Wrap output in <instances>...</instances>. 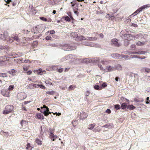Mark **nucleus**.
Returning a JSON list of instances; mask_svg holds the SVG:
<instances>
[{"label":"nucleus","mask_w":150,"mask_h":150,"mask_svg":"<svg viewBox=\"0 0 150 150\" xmlns=\"http://www.w3.org/2000/svg\"><path fill=\"white\" fill-rule=\"evenodd\" d=\"M120 36L125 40H131V34H129V33L128 34L125 33L124 31H121L120 33Z\"/></svg>","instance_id":"1"},{"label":"nucleus","mask_w":150,"mask_h":150,"mask_svg":"<svg viewBox=\"0 0 150 150\" xmlns=\"http://www.w3.org/2000/svg\"><path fill=\"white\" fill-rule=\"evenodd\" d=\"M41 110L40 112L43 113L45 116H47L51 112L49 111V109L45 105H43V107H41Z\"/></svg>","instance_id":"2"},{"label":"nucleus","mask_w":150,"mask_h":150,"mask_svg":"<svg viewBox=\"0 0 150 150\" xmlns=\"http://www.w3.org/2000/svg\"><path fill=\"white\" fill-rule=\"evenodd\" d=\"M13 109V107L12 105H7L5 107V109L3 111L4 114H7L12 111Z\"/></svg>","instance_id":"3"},{"label":"nucleus","mask_w":150,"mask_h":150,"mask_svg":"<svg viewBox=\"0 0 150 150\" xmlns=\"http://www.w3.org/2000/svg\"><path fill=\"white\" fill-rule=\"evenodd\" d=\"M117 39H113L111 40V44L112 45L116 47H119L121 45V44L118 42Z\"/></svg>","instance_id":"4"},{"label":"nucleus","mask_w":150,"mask_h":150,"mask_svg":"<svg viewBox=\"0 0 150 150\" xmlns=\"http://www.w3.org/2000/svg\"><path fill=\"white\" fill-rule=\"evenodd\" d=\"M148 7L147 5H144L140 7L134 13L132 14V15H133L134 16L138 13L142 11L143 10Z\"/></svg>","instance_id":"5"},{"label":"nucleus","mask_w":150,"mask_h":150,"mask_svg":"<svg viewBox=\"0 0 150 150\" xmlns=\"http://www.w3.org/2000/svg\"><path fill=\"white\" fill-rule=\"evenodd\" d=\"M63 47L64 50L66 51H71L76 49L75 47L70 46L68 44H65Z\"/></svg>","instance_id":"6"},{"label":"nucleus","mask_w":150,"mask_h":150,"mask_svg":"<svg viewBox=\"0 0 150 150\" xmlns=\"http://www.w3.org/2000/svg\"><path fill=\"white\" fill-rule=\"evenodd\" d=\"M93 60V58H87L84 59L83 60H82L81 62L82 63L88 64V63H90L92 62Z\"/></svg>","instance_id":"7"},{"label":"nucleus","mask_w":150,"mask_h":150,"mask_svg":"<svg viewBox=\"0 0 150 150\" xmlns=\"http://www.w3.org/2000/svg\"><path fill=\"white\" fill-rule=\"evenodd\" d=\"M35 73H37L40 75H42L45 73V71H42V69H39L38 70H36L34 71Z\"/></svg>","instance_id":"8"},{"label":"nucleus","mask_w":150,"mask_h":150,"mask_svg":"<svg viewBox=\"0 0 150 150\" xmlns=\"http://www.w3.org/2000/svg\"><path fill=\"white\" fill-rule=\"evenodd\" d=\"M71 54H69L68 56H66L64 57H63L61 59H60V61L63 62L67 60L70 59L71 58Z\"/></svg>","instance_id":"9"},{"label":"nucleus","mask_w":150,"mask_h":150,"mask_svg":"<svg viewBox=\"0 0 150 150\" xmlns=\"http://www.w3.org/2000/svg\"><path fill=\"white\" fill-rule=\"evenodd\" d=\"M120 55L118 53H113L111 54V56L115 59H119Z\"/></svg>","instance_id":"10"},{"label":"nucleus","mask_w":150,"mask_h":150,"mask_svg":"<svg viewBox=\"0 0 150 150\" xmlns=\"http://www.w3.org/2000/svg\"><path fill=\"white\" fill-rule=\"evenodd\" d=\"M34 88H38V87L37 86V84L31 83L29 84L28 87V89H33Z\"/></svg>","instance_id":"11"},{"label":"nucleus","mask_w":150,"mask_h":150,"mask_svg":"<svg viewBox=\"0 0 150 150\" xmlns=\"http://www.w3.org/2000/svg\"><path fill=\"white\" fill-rule=\"evenodd\" d=\"M14 40H16L18 42L19 40L18 36H16L12 37L10 38V41L12 42Z\"/></svg>","instance_id":"12"},{"label":"nucleus","mask_w":150,"mask_h":150,"mask_svg":"<svg viewBox=\"0 0 150 150\" xmlns=\"http://www.w3.org/2000/svg\"><path fill=\"white\" fill-rule=\"evenodd\" d=\"M142 35L141 34H137L136 35H132V40H135V39L140 38L141 37Z\"/></svg>","instance_id":"13"},{"label":"nucleus","mask_w":150,"mask_h":150,"mask_svg":"<svg viewBox=\"0 0 150 150\" xmlns=\"http://www.w3.org/2000/svg\"><path fill=\"white\" fill-rule=\"evenodd\" d=\"M87 114L85 112H82L80 114L81 117V119L82 120H84L87 117Z\"/></svg>","instance_id":"14"},{"label":"nucleus","mask_w":150,"mask_h":150,"mask_svg":"<svg viewBox=\"0 0 150 150\" xmlns=\"http://www.w3.org/2000/svg\"><path fill=\"white\" fill-rule=\"evenodd\" d=\"M101 63L103 64H107L109 63L110 62V61L108 60L103 59V60H101Z\"/></svg>","instance_id":"15"},{"label":"nucleus","mask_w":150,"mask_h":150,"mask_svg":"<svg viewBox=\"0 0 150 150\" xmlns=\"http://www.w3.org/2000/svg\"><path fill=\"white\" fill-rule=\"evenodd\" d=\"M37 118L39 119H43L44 118L43 115L41 113H38L36 115Z\"/></svg>","instance_id":"16"},{"label":"nucleus","mask_w":150,"mask_h":150,"mask_svg":"<svg viewBox=\"0 0 150 150\" xmlns=\"http://www.w3.org/2000/svg\"><path fill=\"white\" fill-rule=\"evenodd\" d=\"M115 68L112 67L111 66L107 67L106 68V70L109 72H110L114 71Z\"/></svg>","instance_id":"17"},{"label":"nucleus","mask_w":150,"mask_h":150,"mask_svg":"<svg viewBox=\"0 0 150 150\" xmlns=\"http://www.w3.org/2000/svg\"><path fill=\"white\" fill-rule=\"evenodd\" d=\"M93 61H92V62H94L95 63L97 62H101V60L99 58H93Z\"/></svg>","instance_id":"18"},{"label":"nucleus","mask_w":150,"mask_h":150,"mask_svg":"<svg viewBox=\"0 0 150 150\" xmlns=\"http://www.w3.org/2000/svg\"><path fill=\"white\" fill-rule=\"evenodd\" d=\"M116 69L118 70H121L122 69V66L120 64H117L115 66Z\"/></svg>","instance_id":"19"},{"label":"nucleus","mask_w":150,"mask_h":150,"mask_svg":"<svg viewBox=\"0 0 150 150\" xmlns=\"http://www.w3.org/2000/svg\"><path fill=\"white\" fill-rule=\"evenodd\" d=\"M70 35L71 37L73 38H77L78 37V35L76 32H72L70 34Z\"/></svg>","instance_id":"20"},{"label":"nucleus","mask_w":150,"mask_h":150,"mask_svg":"<svg viewBox=\"0 0 150 150\" xmlns=\"http://www.w3.org/2000/svg\"><path fill=\"white\" fill-rule=\"evenodd\" d=\"M86 39L87 40L89 41L95 40H97V38L95 37H87Z\"/></svg>","instance_id":"21"},{"label":"nucleus","mask_w":150,"mask_h":150,"mask_svg":"<svg viewBox=\"0 0 150 150\" xmlns=\"http://www.w3.org/2000/svg\"><path fill=\"white\" fill-rule=\"evenodd\" d=\"M57 2L55 0H50L49 2V3L50 5H54L56 4Z\"/></svg>","instance_id":"22"},{"label":"nucleus","mask_w":150,"mask_h":150,"mask_svg":"<svg viewBox=\"0 0 150 150\" xmlns=\"http://www.w3.org/2000/svg\"><path fill=\"white\" fill-rule=\"evenodd\" d=\"M83 45H85L89 46H93L94 45L92 43H88L87 42H83Z\"/></svg>","instance_id":"23"},{"label":"nucleus","mask_w":150,"mask_h":150,"mask_svg":"<svg viewBox=\"0 0 150 150\" xmlns=\"http://www.w3.org/2000/svg\"><path fill=\"white\" fill-rule=\"evenodd\" d=\"M55 92L54 91H47L46 92V94L50 95H53L55 93Z\"/></svg>","instance_id":"24"},{"label":"nucleus","mask_w":150,"mask_h":150,"mask_svg":"<svg viewBox=\"0 0 150 150\" xmlns=\"http://www.w3.org/2000/svg\"><path fill=\"white\" fill-rule=\"evenodd\" d=\"M145 42H141L138 41L136 43V45L138 46H143L145 44Z\"/></svg>","instance_id":"25"},{"label":"nucleus","mask_w":150,"mask_h":150,"mask_svg":"<svg viewBox=\"0 0 150 150\" xmlns=\"http://www.w3.org/2000/svg\"><path fill=\"white\" fill-rule=\"evenodd\" d=\"M27 147L26 148V149L27 150H31L33 147L30 145V143H28L27 144Z\"/></svg>","instance_id":"26"},{"label":"nucleus","mask_w":150,"mask_h":150,"mask_svg":"<svg viewBox=\"0 0 150 150\" xmlns=\"http://www.w3.org/2000/svg\"><path fill=\"white\" fill-rule=\"evenodd\" d=\"M7 76H8L6 73H0V77L4 78L6 77Z\"/></svg>","instance_id":"27"},{"label":"nucleus","mask_w":150,"mask_h":150,"mask_svg":"<svg viewBox=\"0 0 150 150\" xmlns=\"http://www.w3.org/2000/svg\"><path fill=\"white\" fill-rule=\"evenodd\" d=\"M35 142L38 145H41L42 144V141L38 138L36 139Z\"/></svg>","instance_id":"28"},{"label":"nucleus","mask_w":150,"mask_h":150,"mask_svg":"<svg viewBox=\"0 0 150 150\" xmlns=\"http://www.w3.org/2000/svg\"><path fill=\"white\" fill-rule=\"evenodd\" d=\"M145 52L143 51H139L138 52H135V53L132 52V54H144L145 53Z\"/></svg>","instance_id":"29"},{"label":"nucleus","mask_w":150,"mask_h":150,"mask_svg":"<svg viewBox=\"0 0 150 150\" xmlns=\"http://www.w3.org/2000/svg\"><path fill=\"white\" fill-rule=\"evenodd\" d=\"M129 17L125 19V23H130L131 21V19Z\"/></svg>","instance_id":"30"},{"label":"nucleus","mask_w":150,"mask_h":150,"mask_svg":"<svg viewBox=\"0 0 150 150\" xmlns=\"http://www.w3.org/2000/svg\"><path fill=\"white\" fill-rule=\"evenodd\" d=\"M37 86H38V87H40V88L43 89H45V87L43 85L37 84Z\"/></svg>","instance_id":"31"},{"label":"nucleus","mask_w":150,"mask_h":150,"mask_svg":"<svg viewBox=\"0 0 150 150\" xmlns=\"http://www.w3.org/2000/svg\"><path fill=\"white\" fill-rule=\"evenodd\" d=\"M95 124H91L89 125L88 128L90 129H92L94 127Z\"/></svg>","instance_id":"32"},{"label":"nucleus","mask_w":150,"mask_h":150,"mask_svg":"<svg viewBox=\"0 0 150 150\" xmlns=\"http://www.w3.org/2000/svg\"><path fill=\"white\" fill-rule=\"evenodd\" d=\"M127 106V103H123L121 105V107H122V109H124L126 108Z\"/></svg>","instance_id":"33"},{"label":"nucleus","mask_w":150,"mask_h":150,"mask_svg":"<svg viewBox=\"0 0 150 150\" xmlns=\"http://www.w3.org/2000/svg\"><path fill=\"white\" fill-rule=\"evenodd\" d=\"M32 32H33L34 33L37 34L38 33V31H37V27H35V28H34L33 29V30H32Z\"/></svg>","instance_id":"34"},{"label":"nucleus","mask_w":150,"mask_h":150,"mask_svg":"<svg viewBox=\"0 0 150 150\" xmlns=\"http://www.w3.org/2000/svg\"><path fill=\"white\" fill-rule=\"evenodd\" d=\"M26 121L23 120H21L20 122V124L22 126H23V125L24 124H26Z\"/></svg>","instance_id":"35"},{"label":"nucleus","mask_w":150,"mask_h":150,"mask_svg":"<svg viewBox=\"0 0 150 150\" xmlns=\"http://www.w3.org/2000/svg\"><path fill=\"white\" fill-rule=\"evenodd\" d=\"M78 39H79L80 40H85L86 39L85 37H84L83 36H81V35L79 36H78Z\"/></svg>","instance_id":"36"},{"label":"nucleus","mask_w":150,"mask_h":150,"mask_svg":"<svg viewBox=\"0 0 150 150\" xmlns=\"http://www.w3.org/2000/svg\"><path fill=\"white\" fill-rule=\"evenodd\" d=\"M21 33L24 34H28L29 33L28 30H23L21 32Z\"/></svg>","instance_id":"37"},{"label":"nucleus","mask_w":150,"mask_h":150,"mask_svg":"<svg viewBox=\"0 0 150 150\" xmlns=\"http://www.w3.org/2000/svg\"><path fill=\"white\" fill-rule=\"evenodd\" d=\"M126 40L125 41L124 45L125 46H127L129 44V41L130 40Z\"/></svg>","instance_id":"38"},{"label":"nucleus","mask_w":150,"mask_h":150,"mask_svg":"<svg viewBox=\"0 0 150 150\" xmlns=\"http://www.w3.org/2000/svg\"><path fill=\"white\" fill-rule=\"evenodd\" d=\"M75 88V86L73 85H71L69 86V90H73Z\"/></svg>","instance_id":"39"},{"label":"nucleus","mask_w":150,"mask_h":150,"mask_svg":"<svg viewBox=\"0 0 150 150\" xmlns=\"http://www.w3.org/2000/svg\"><path fill=\"white\" fill-rule=\"evenodd\" d=\"M114 107L116 110H118L120 108V106L119 104L115 105Z\"/></svg>","instance_id":"40"},{"label":"nucleus","mask_w":150,"mask_h":150,"mask_svg":"<svg viewBox=\"0 0 150 150\" xmlns=\"http://www.w3.org/2000/svg\"><path fill=\"white\" fill-rule=\"evenodd\" d=\"M144 69L145 71L147 73L150 72V69L149 68H145L144 69H143V70Z\"/></svg>","instance_id":"41"},{"label":"nucleus","mask_w":150,"mask_h":150,"mask_svg":"<svg viewBox=\"0 0 150 150\" xmlns=\"http://www.w3.org/2000/svg\"><path fill=\"white\" fill-rule=\"evenodd\" d=\"M107 16L111 18V20H114L115 19V18L113 16H112V15L108 14L107 15Z\"/></svg>","instance_id":"42"},{"label":"nucleus","mask_w":150,"mask_h":150,"mask_svg":"<svg viewBox=\"0 0 150 150\" xmlns=\"http://www.w3.org/2000/svg\"><path fill=\"white\" fill-rule=\"evenodd\" d=\"M14 87L13 85H10L9 86L8 90L9 91L12 90L14 88Z\"/></svg>","instance_id":"43"},{"label":"nucleus","mask_w":150,"mask_h":150,"mask_svg":"<svg viewBox=\"0 0 150 150\" xmlns=\"http://www.w3.org/2000/svg\"><path fill=\"white\" fill-rule=\"evenodd\" d=\"M50 138H54L55 137L54 135L53 134L52 132L51 131L50 132Z\"/></svg>","instance_id":"44"},{"label":"nucleus","mask_w":150,"mask_h":150,"mask_svg":"<svg viewBox=\"0 0 150 150\" xmlns=\"http://www.w3.org/2000/svg\"><path fill=\"white\" fill-rule=\"evenodd\" d=\"M94 88L97 90H98L99 89L100 87L98 85H96L94 86Z\"/></svg>","instance_id":"45"},{"label":"nucleus","mask_w":150,"mask_h":150,"mask_svg":"<svg viewBox=\"0 0 150 150\" xmlns=\"http://www.w3.org/2000/svg\"><path fill=\"white\" fill-rule=\"evenodd\" d=\"M40 18L41 20L44 21H47V19L43 17H40Z\"/></svg>","instance_id":"46"},{"label":"nucleus","mask_w":150,"mask_h":150,"mask_svg":"<svg viewBox=\"0 0 150 150\" xmlns=\"http://www.w3.org/2000/svg\"><path fill=\"white\" fill-rule=\"evenodd\" d=\"M65 20L66 21H69V22L70 21V18L68 16H66L65 17Z\"/></svg>","instance_id":"47"},{"label":"nucleus","mask_w":150,"mask_h":150,"mask_svg":"<svg viewBox=\"0 0 150 150\" xmlns=\"http://www.w3.org/2000/svg\"><path fill=\"white\" fill-rule=\"evenodd\" d=\"M125 59L127 60L128 59H129L131 57V56H129L128 55H125Z\"/></svg>","instance_id":"48"},{"label":"nucleus","mask_w":150,"mask_h":150,"mask_svg":"<svg viewBox=\"0 0 150 150\" xmlns=\"http://www.w3.org/2000/svg\"><path fill=\"white\" fill-rule=\"evenodd\" d=\"M76 61L78 63H79L81 62H82L81 60V59L79 58H77L76 59Z\"/></svg>","instance_id":"49"},{"label":"nucleus","mask_w":150,"mask_h":150,"mask_svg":"<svg viewBox=\"0 0 150 150\" xmlns=\"http://www.w3.org/2000/svg\"><path fill=\"white\" fill-rule=\"evenodd\" d=\"M51 38H52L51 37V36H47V37H46L45 38V39L47 40H51Z\"/></svg>","instance_id":"50"},{"label":"nucleus","mask_w":150,"mask_h":150,"mask_svg":"<svg viewBox=\"0 0 150 150\" xmlns=\"http://www.w3.org/2000/svg\"><path fill=\"white\" fill-rule=\"evenodd\" d=\"M149 97H148L146 98V100H147V101L146 102V104H150V100H149Z\"/></svg>","instance_id":"51"},{"label":"nucleus","mask_w":150,"mask_h":150,"mask_svg":"<svg viewBox=\"0 0 150 150\" xmlns=\"http://www.w3.org/2000/svg\"><path fill=\"white\" fill-rule=\"evenodd\" d=\"M107 86V85L106 83H104L102 84L101 86L103 88H105Z\"/></svg>","instance_id":"52"},{"label":"nucleus","mask_w":150,"mask_h":150,"mask_svg":"<svg viewBox=\"0 0 150 150\" xmlns=\"http://www.w3.org/2000/svg\"><path fill=\"white\" fill-rule=\"evenodd\" d=\"M98 66L99 67V68H100V70H103V67H102V66L101 64H98Z\"/></svg>","instance_id":"53"},{"label":"nucleus","mask_w":150,"mask_h":150,"mask_svg":"<svg viewBox=\"0 0 150 150\" xmlns=\"http://www.w3.org/2000/svg\"><path fill=\"white\" fill-rule=\"evenodd\" d=\"M110 126H109L108 125H105L102 127H107L108 128H110Z\"/></svg>","instance_id":"54"},{"label":"nucleus","mask_w":150,"mask_h":150,"mask_svg":"<svg viewBox=\"0 0 150 150\" xmlns=\"http://www.w3.org/2000/svg\"><path fill=\"white\" fill-rule=\"evenodd\" d=\"M15 70L14 69H11L10 71H9V73L10 74H12L13 73L15 72Z\"/></svg>","instance_id":"55"},{"label":"nucleus","mask_w":150,"mask_h":150,"mask_svg":"<svg viewBox=\"0 0 150 150\" xmlns=\"http://www.w3.org/2000/svg\"><path fill=\"white\" fill-rule=\"evenodd\" d=\"M48 32H49L51 34H54L55 33V31L54 30H51L50 31H49Z\"/></svg>","instance_id":"56"},{"label":"nucleus","mask_w":150,"mask_h":150,"mask_svg":"<svg viewBox=\"0 0 150 150\" xmlns=\"http://www.w3.org/2000/svg\"><path fill=\"white\" fill-rule=\"evenodd\" d=\"M1 132H2L3 133H5V135L7 137L8 135H9V133L8 132H4V131H1Z\"/></svg>","instance_id":"57"},{"label":"nucleus","mask_w":150,"mask_h":150,"mask_svg":"<svg viewBox=\"0 0 150 150\" xmlns=\"http://www.w3.org/2000/svg\"><path fill=\"white\" fill-rule=\"evenodd\" d=\"M106 112L108 113V114L110 113L111 112L110 110L109 109H107L105 111Z\"/></svg>","instance_id":"58"},{"label":"nucleus","mask_w":150,"mask_h":150,"mask_svg":"<svg viewBox=\"0 0 150 150\" xmlns=\"http://www.w3.org/2000/svg\"><path fill=\"white\" fill-rule=\"evenodd\" d=\"M63 71V68H60L58 69V71L60 72H62Z\"/></svg>","instance_id":"59"},{"label":"nucleus","mask_w":150,"mask_h":150,"mask_svg":"<svg viewBox=\"0 0 150 150\" xmlns=\"http://www.w3.org/2000/svg\"><path fill=\"white\" fill-rule=\"evenodd\" d=\"M6 60V58H4L3 60L1 59L0 60V63H1L2 62H4Z\"/></svg>","instance_id":"60"},{"label":"nucleus","mask_w":150,"mask_h":150,"mask_svg":"<svg viewBox=\"0 0 150 150\" xmlns=\"http://www.w3.org/2000/svg\"><path fill=\"white\" fill-rule=\"evenodd\" d=\"M45 83L48 84L49 85H52V83L51 82L48 81H45Z\"/></svg>","instance_id":"61"},{"label":"nucleus","mask_w":150,"mask_h":150,"mask_svg":"<svg viewBox=\"0 0 150 150\" xmlns=\"http://www.w3.org/2000/svg\"><path fill=\"white\" fill-rule=\"evenodd\" d=\"M32 73V71L30 70H29L27 72V74L28 75H30Z\"/></svg>","instance_id":"62"},{"label":"nucleus","mask_w":150,"mask_h":150,"mask_svg":"<svg viewBox=\"0 0 150 150\" xmlns=\"http://www.w3.org/2000/svg\"><path fill=\"white\" fill-rule=\"evenodd\" d=\"M132 26H134L135 27H138V25L137 24L132 23Z\"/></svg>","instance_id":"63"},{"label":"nucleus","mask_w":150,"mask_h":150,"mask_svg":"<svg viewBox=\"0 0 150 150\" xmlns=\"http://www.w3.org/2000/svg\"><path fill=\"white\" fill-rule=\"evenodd\" d=\"M1 94H2V95L3 96H6V95L5 94V92H4V91H1Z\"/></svg>","instance_id":"64"}]
</instances>
